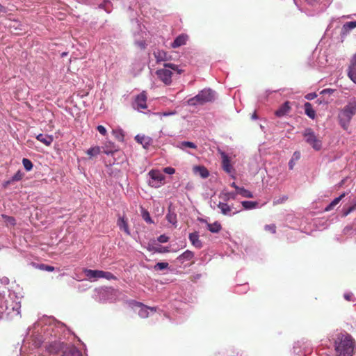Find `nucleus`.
I'll return each mask as SVG.
<instances>
[{
	"label": "nucleus",
	"instance_id": "obj_53",
	"mask_svg": "<svg viewBox=\"0 0 356 356\" xmlns=\"http://www.w3.org/2000/svg\"><path fill=\"white\" fill-rule=\"evenodd\" d=\"M316 96L317 95L316 93H309L306 95V98L307 99L312 100V99H314L315 97H316Z\"/></svg>",
	"mask_w": 356,
	"mask_h": 356
},
{
	"label": "nucleus",
	"instance_id": "obj_19",
	"mask_svg": "<svg viewBox=\"0 0 356 356\" xmlns=\"http://www.w3.org/2000/svg\"><path fill=\"white\" fill-rule=\"evenodd\" d=\"M346 195V193H342L340 196L338 197H336L325 208V211H330L332 210L335 206H337L339 202Z\"/></svg>",
	"mask_w": 356,
	"mask_h": 356
},
{
	"label": "nucleus",
	"instance_id": "obj_32",
	"mask_svg": "<svg viewBox=\"0 0 356 356\" xmlns=\"http://www.w3.org/2000/svg\"><path fill=\"white\" fill-rule=\"evenodd\" d=\"M356 27V21L348 22L343 24L342 30L344 33Z\"/></svg>",
	"mask_w": 356,
	"mask_h": 356
},
{
	"label": "nucleus",
	"instance_id": "obj_51",
	"mask_svg": "<svg viewBox=\"0 0 356 356\" xmlns=\"http://www.w3.org/2000/svg\"><path fill=\"white\" fill-rule=\"evenodd\" d=\"M335 91L334 89H331V88H326V89H324L321 91V93L322 94H329V95H331Z\"/></svg>",
	"mask_w": 356,
	"mask_h": 356
},
{
	"label": "nucleus",
	"instance_id": "obj_30",
	"mask_svg": "<svg viewBox=\"0 0 356 356\" xmlns=\"http://www.w3.org/2000/svg\"><path fill=\"white\" fill-rule=\"evenodd\" d=\"M166 219L170 223L174 225H176L177 222V214L175 212L171 211L170 209H169V211L166 215Z\"/></svg>",
	"mask_w": 356,
	"mask_h": 356
},
{
	"label": "nucleus",
	"instance_id": "obj_31",
	"mask_svg": "<svg viewBox=\"0 0 356 356\" xmlns=\"http://www.w3.org/2000/svg\"><path fill=\"white\" fill-rule=\"evenodd\" d=\"M236 194V193L233 192L221 193L220 197L222 198L225 201H228L230 199L235 200Z\"/></svg>",
	"mask_w": 356,
	"mask_h": 356
},
{
	"label": "nucleus",
	"instance_id": "obj_38",
	"mask_svg": "<svg viewBox=\"0 0 356 356\" xmlns=\"http://www.w3.org/2000/svg\"><path fill=\"white\" fill-rule=\"evenodd\" d=\"M22 164L26 171H30L33 168V163L28 159L24 158L22 159Z\"/></svg>",
	"mask_w": 356,
	"mask_h": 356
},
{
	"label": "nucleus",
	"instance_id": "obj_26",
	"mask_svg": "<svg viewBox=\"0 0 356 356\" xmlns=\"http://www.w3.org/2000/svg\"><path fill=\"white\" fill-rule=\"evenodd\" d=\"M101 152V147L99 146L92 147L86 152L90 159L97 156Z\"/></svg>",
	"mask_w": 356,
	"mask_h": 356
},
{
	"label": "nucleus",
	"instance_id": "obj_34",
	"mask_svg": "<svg viewBox=\"0 0 356 356\" xmlns=\"http://www.w3.org/2000/svg\"><path fill=\"white\" fill-rule=\"evenodd\" d=\"M241 204L245 209H252L257 206L258 203L253 201H243Z\"/></svg>",
	"mask_w": 356,
	"mask_h": 356
},
{
	"label": "nucleus",
	"instance_id": "obj_27",
	"mask_svg": "<svg viewBox=\"0 0 356 356\" xmlns=\"http://www.w3.org/2000/svg\"><path fill=\"white\" fill-rule=\"evenodd\" d=\"M194 257V253L190 250H186L184 253L179 256L178 259L182 261H189Z\"/></svg>",
	"mask_w": 356,
	"mask_h": 356
},
{
	"label": "nucleus",
	"instance_id": "obj_16",
	"mask_svg": "<svg viewBox=\"0 0 356 356\" xmlns=\"http://www.w3.org/2000/svg\"><path fill=\"white\" fill-rule=\"evenodd\" d=\"M24 174L20 170H18L9 180L3 183V187L6 188L15 181H20L24 177Z\"/></svg>",
	"mask_w": 356,
	"mask_h": 356
},
{
	"label": "nucleus",
	"instance_id": "obj_55",
	"mask_svg": "<svg viewBox=\"0 0 356 356\" xmlns=\"http://www.w3.org/2000/svg\"><path fill=\"white\" fill-rule=\"evenodd\" d=\"M231 186L234 188L236 190V193H238V189H240L241 187L238 186L235 182H233L232 184H231Z\"/></svg>",
	"mask_w": 356,
	"mask_h": 356
},
{
	"label": "nucleus",
	"instance_id": "obj_40",
	"mask_svg": "<svg viewBox=\"0 0 356 356\" xmlns=\"http://www.w3.org/2000/svg\"><path fill=\"white\" fill-rule=\"evenodd\" d=\"M348 78L356 84V69L348 70Z\"/></svg>",
	"mask_w": 356,
	"mask_h": 356
},
{
	"label": "nucleus",
	"instance_id": "obj_50",
	"mask_svg": "<svg viewBox=\"0 0 356 356\" xmlns=\"http://www.w3.org/2000/svg\"><path fill=\"white\" fill-rule=\"evenodd\" d=\"M155 251L159 253H164L168 252L169 250L168 248L160 246L159 248H156Z\"/></svg>",
	"mask_w": 356,
	"mask_h": 356
},
{
	"label": "nucleus",
	"instance_id": "obj_35",
	"mask_svg": "<svg viewBox=\"0 0 356 356\" xmlns=\"http://www.w3.org/2000/svg\"><path fill=\"white\" fill-rule=\"evenodd\" d=\"M112 134L118 141L124 140V135L122 130L115 129V130H113Z\"/></svg>",
	"mask_w": 356,
	"mask_h": 356
},
{
	"label": "nucleus",
	"instance_id": "obj_42",
	"mask_svg": "<svg viewBox=\"0 0 356 356\" xmlns=\"http://www.w3.org/2000/svg\"><path fill=\"white\" fill-rule=\"evenodd\" d=\"M168 267V263L166 262H159L154 266L155 270H163Z\"/></svg>",
	"mask_w": 356,
	"mask_h": 356
},
{
	"label": "nucleus",
	"instance_id": "obj_52",
	"mask_svg": "<svg viewBox=\"0 0 356 356\" xmlns=\"http://www.w3.org/2000/svg\"><path fill=\"white\" fill-rule=\"evenodd\" d=\"M42 269H44L49 272H52L54 270V267L51 266L42 265Z\"/></svg>",
	"mask_w": 356,
	"mask_h": 356
},
{
	"label": "nucleus",
	"instance_id": "obj_33",
	"mask_svg": "<svg viewBox=\"0 0 356 356\" xmlns=\"http://www.w3.org/2000/svg\"><path fill=\"white\" fill-rule=\"evenodd\" d=\"M237 194H239L241 196L246 197V198L253 197L252 193L243 187H241L240 189H238Z\"/></svg>",
	"mask_w": 356,
	"mask_h": 356
},
{
	"label": "nucleus",
	"instance_id": "obj_8",
	"mask_svg": "<svg viewBox=\"0 0 356 356\" xmlns=\"http://www.w3.org/2000/svg\"><path fill=\"white\" fill-rule=\"evenodd\" d=\"M47 351L51 354H57L60 350L65 348V345L60 341H54L46 347Z\"/></svg>",
	"mask_w": 356,
	"mask_h": 356
},
{
	"label": "nucleus",
	"instance_id": "obj_2",
	"mask_svg": "<svg viewBox=\"0 0 356 356\" xmlns=\"http://www.w3.org/2000/svg\"><path fill=\"white\" fill-rule=\"evenodd\" d=\"M356 114V101H350L341 109L338 115L340 125L346 130L353 115Z\"/></svg>",
	"mask_w": 356,
	"mask_h": 356
},
{
	"label": "nucleus",
	"instance_id": "obj_29",
	"mask_svg": "<svg viewBox=\"0 0 356 356\" xmlns=\"http://www.w3.org/2000/svg\"><path fill=\"white\" fill-rule=\"evenodd\" d=\"M300 158V153L299 152H295L293 154L291 159L289 162V168L290 170H293L295 165L296 161H298Z\"/></svg>",
	"mask_w": 356,
	"mask_h": 356
},
{
	"label": "nucleus",
	"instance_id": "obj_57",
	"mask_svg": "<svg viewBox=\"0 0 356 356\" xmlns=\"http://www.w3.org/2000/svg\"><path fill=\"white\" fill-rule=\"evenodd\" d=\"M353 204H355V208H356V199H354L352 202V205Z\"/></svg>",
	"mask_w": 356,
	"mask_h": 356
},
{
	"label": "nucleus",
	"instance_id": "obj_44",
	"mask_svg": "<svg viewBox=\"0 0 356 356\" xmlns=\"http://www.w3.org/2000/svg\"><path fill=\"white\" fill-rule=\"evenodd\" d=\"M288 199V197L286 196V195H284L282 196V197L276 200H274L273 201V204L274 205H277V204H282L284 203L285 201H286Z\"/></svg>",
	"mask_w": 356,
	"mask_h": 356
},
{
	"label": "nucleus",
	"instance_id": "obj_24",
	"mask_svg": "<svg viewBox=\"0 0 356 356\" xmlns=\"http://www.w3.org/2000/svg\"><path fill=\"white\" fill-rule=\"evenodd\" d=\"M117 225L121 230H123L127 235H130L127 222L124 219V218H120L118 220Z\"/></svg>",
	"mask_w": 356,
	"mask_h": 356
},
{
	"label": "nucleus",
	"instance_id": "obj_58",
	"mask_svg": "<svg viewBox=\"0 0 356 356\" xmlns=\"http://www.w3.org/2000/svg\"><path fill=\"white\" fill-rule=\"evenodd\" d=\"M4 8L0 4V10H2Z\"/></svg>",
	"mask_w": 356,
	"mask_h": 356
},
{
	"label": "nucleus",
	"instance_id": "obj_22",
	"mask_svg": "<svg viewBox=\"0 0 356 356\" xmlns=\"http://www.w3.org/2000/svg\"><path fill=\"white\" fill-rule=\"evenodd\" d=\"M193 171L195 173L199 174L202 178H207L209 175L208 170L204 166H195L193 168Z\"/></svg>",
	"mask_w": 356,
	"mask_h": 356
},
{
	"label": "nucleus",
	"instance_id": "obj_37",
	"mask_svg": "<svg viewBox=\"0 0 356 356\" xmlns=\"http://www.w3.org/2000/svg\"><path fill=\"white\" fill-rule=\"evenodd\" d=\"M101 278H105L108 280H117V277L110 272L101 270Z\"/></svg>",
	"mask_w": 356,
	"mask_h": 356
},
{
	"label": "nucleus",
	"instance_id": "obj_18",
	"mask_svg": "<svg viewBox=\"0 0 356 356\" xmlns=\"http://www.w3.org/2000/svg\"><path fill=\"white\" fill-rule=\"evenodd\" d=\"M187 38H188V37L186 35H184V34L179 35L175 39V40L172 43V44H171L172 47L177 48L179 47L184 45L186 42Z\"/></svg>",
	"mask_w": 356,
	"mask_h": 356
},
{
	"label": "nucleus",
	"instance_id": "obj_56",
	"mask_svg": "<svg viewBox=\"0 0 356 356\" xmlns=\"http://www.w3.org/2000/svg\"><path fill=\"white\" fill-rule=\"evenodd\" d=\"M138 44L141 47V48H145V43L143 42H138Z\"/></svg>",
	"mask_w": 356,
	"mask_h": 356
},
{
	"label": "nucleus",
	"instance_id": "obj_9",
	"mask_svg": "<svg viewBox=\"0 0 356 356\" xmlns=\"http://www.w3.org/2000/svg\"><path fill=\"white\" fill-rule=\"evenodd\" d=\"M217 206H218V208L220 209L221 213L225 216H232V215H234L238 212V211L232 212V207L228 205L225 202H220Z\"/></svg>",
	"mask_w": 356,
	"mask_h": 356
},
{
	"label": "nucleus",
	"instance_id": "obj_17",
	"mask_svg": "<svg viewBox=\"0 0 356 356\" xmlns=\"http://www.w3.org/2000/svg\"><path fill=\"white\" fill-rule=\"evenodd\" d=\"M189 240L192 245L197 248H201L202 243L199 238V234L197 232H193L189 234Z\"/></svg>",
	"mask_w": 356,
	"mask_h": 356
},
{
	"label": "nucleus",
	"instance_id": "obj_41",
	"mask_svg": "<svg viewBox=\"0 0 356 356\" xmlns=\"http://www.w3.org/2000/svg\"><path fill=\"white\" fill-rule=\"evenodd\" d=\"M356 69V54H355L350 60V64L348 65V70H355Z\"/></svg>",
	"mask_w": 356,
	"mask_h": 356
},
{
	"label": "nucleus",
	"instance_id": "obj_3",
	"mask_svg": "<svg viewBox=\"0 0 356 356\" xmlns=\"http://www.w3.org/2000/svg\"><path fill=\"white\" fill-rule=\"evenodd\" d=\"M214 92L211 89H204L195 97L187 101L189 106L203 105L214 100Z\"/></svg>",
	"mask_w": 356,
	"mask_h": 356
},
{
	"label": "nucleus",
	"instance_id": "obj_45",
	"mask_svg": "<svg viewBox=\"0 0 356 356\" xmlns=\"http://www.w3.org/2000/svg\"><path fill=\"white\" fill-rule=\"evenodd\" d=\"M355 209V204L351 205L348 209H343V216H347Z\"/></svg>",
	"mask_w": 356,
	"mask_h": 356
},
{
	"label": "nucleus",
	"instance_id": "obj_14",
	"mask_svg": "<svg viewBox=\"0 0 356 356\" xmlns=\"http://www.w3.org/2000/svg\"><path fill=\"white\" fill-rule=\"evenodd\" d=\"M290 110V103L289 102H286L275 111V115L277 117H282L287 114Z\"/></svg>",
	"mask_w": 356,
	"mask_h": 356
},
{
	"label": "nucleus",
	"instance_id": "obj_43",
	"mask_svg": "<svg viewBox=\"0 0 356 356\" xmlns=\"http://www.w3.org/2000/svg\"><path fill=\"white\" fill-rule=\"evenodd\" d=\"M265 230L272 234L276 232V226L275 224L266 225L264 227Z\"/></svg>",
	"mask_w": 356,
	"mask_h": 356
},
{
	"label": "nucleus",
	"instance_id": "obj_13",
	"mask_svg": "<svg viewBox=\"0 0 356 356\" xmlns=\"http://www.w3.org/2000/svg\"><path fill=\"white\" fill-rule=\"evenodd\" d=\"M36 139L42 143L46 146H49L54 141V137L51 135L40 134L36 136Z\"/></svg>",
	"mask_w": 356,
	"mask_h": 356
},
{
	"label": "nucleus",
	"instance_id": "obj_15",
	"mask_svg": "<svg viewBox=\"0 0 356 356\" xmlns=\"http://www.w3.org/2000/svg\"><path fill=\"white\" fill-rule=\"evenodd\" d=\"M221 156H222V165L223 170L225 171H226L227 172L230 173L232 171V167L230 164V161H229L228 156L224 152L221 153Z\"/></svg>",
	"mask_w": 356,
	"mask_h": 356
},
{
	"label": "nucleus",
	"instance_id": "obj_21",
	"mask_svg": "<svg viewBox=\"0 0 356 356\" xmlns=\"http://www.w3.org/2000/svg\"><path fill=\"white\" fill-rule=\"evenodd\" d=\"M154 56L157 63L165 61L168 59L167 52L163 50H158L156 51H154Z\"/></svg>",
	"mask_w": 356,
	"mask_h": 356
},
{
	"label": "nucleus",
	"instance_id": "obj_4",
	"mask_svg": "<svg viewBox=\"0 0 356 356\" xmlns=\"http://www.w3.org/2000/svg\"><path fill=\"white\" fill-rule=\"evenodd\" d=\"M164 67L177 71L179 74L183 72V70H179L177 65L173 63H165ZM156 74L158 78L165 85H170L172 83V72L170 70L166 68L160 69L156 72Z\"/></svg>",
	"mask_w": 356,
	"mask_h": 356
},
{
	"label": "nucleus",
	"instance_id": "obj_12",
	"mask_svg": "<svg viewBox=\"0 0 356 356\" xmlns=\"http://www.w3.org/2000/svg\"><path fill=\"white\" fill-rule=\"evenodd\" d=\"M62 356H82L81 353L74 346H66Z\"/></svg>",
	"mask_w": 356,
	"mask_h": 356
},
{
	"label": "nucleus",
	"instance_id": "obj_5",
	"mask_svg": "<svg viewBox=\"0 0 356 356\" xmlns=\"http://www.w3.org/2000/svg\"><path fill=\"white\" fill-rule=\"evenodd\" d=\"M303 136L305 138L306 142L309 144L315 150H320L321 149V140L316 137L312 129H306Z\"/></svg>",
	"mask_w": 356,
	"mask_h": 356
},
{
	"label": "nucleus",
	"instance_id": "obj_11",
	"mask_svg": "<svg viewBox=\"0 0 356 356\" xmlns=\"http://www.w3.org/2000/svg\"><path fill=\"white\" fill-rule=\"evenodd\" d=\"M135 140L143 145L145 149H147L152 143V138L145 135H137L135 137Z\"/></svg>",
	"mask_w": 356,
	"mask_h": 356
},
{
	"label": "nucleus",
	"instance_id": "obj_48",
	"mask_svg": "<svg viewBox=\"0 0 356 356\" xmlns=\"http://www.w3.org/2000/svg\"><path fill=\"white\" fill-rule=\"evenodd\" d=\"M168 239L169 238L164 234L159 236L158 238V241L160 243H166L168 242Z\"/></svg>",
	"mask_w": 356,
	"mask_h": 356
},
{
	"label": "nucleus",
	"instance_id": "obj_36",
	"mask_svg": "<svg viewBox=\"0 0 356 356\" xmlns=\"http://www.w3.org/2000/svg\"><path fill=\"white\" fill-rule=\"evenodd\" d=\"M1 218L3 219L7 225H15L16 223V220L13 217L2 214Z\"/></svg>",
	"mask_w": 356,
	"mask_h": 356
},
{
	"label": "nucleus",
	"instance_id": "obj_7",
	"mask_svg": "<svg viewBox=\"0 0 356 356\" xmlns=\"http://www.w3.org/2000/svg\"><path fill=\"white\" fill-rule=\"evenodd\" d=\"M131 305L133 307H137L140 308V309L138 311V315L143 318H145L148 317V316H149L148 310H151L152 312H156V307H147L140 302L133 301L131 302Z\"/></svg>",
	"mask_w": 356,
	"mask_h": 356
},
{
	"label": "nucleus",
	"instance_id": "obj_10",
	"mask_svg": "<svg viewBox=\"0 0 356 356\" xmlns=\"http://www.w3.org/2000/svg\"><path fill=\"white\" fill-rule=\"evenodd\" d=\"M147 96L145 94V92H142L140 95H138L136 98V108L138 110L140 109H145L147 108Z\"/></svg>",
	"mask_w": 356,
	"mask_h": 356
},
{
	"label": "nucleus",
	"instance_id": "obj_25",
	"mask_svg": "<svg viewBox=\"0 0 356 356\" xmlns=\"http://www.w3.org/2000/svg\"><path fill=\"white\" fill-rule=\"evenodd\" d=\"M207 229L212 233H218L222 229V225L216 221L213 223H207Z\"/></svg>",
	"mask_w": 356,
	"mask_h": 356
},
{
	"label": "nucleus",
	"instance_id": "obj_59",
	"mask_svg": "<svg viewBox=\"0 0 356 356\" xmlns=\"http://www.w3.org/2000/svg\"><path fill=\"white\" fill-rule=\"evenodd\" d=\"M343 183H344V181L343 180V181L341 182L340 185L341 186L342 184H343Z\"/></svg>",
	"mask_w": 356,
	"mask_h": 356
},
{
	"label": "nucleus",
	"instance_id": "obj_49",
	"mask_svg": "<svg viewBox=\"0 0 356 356\" xmlns=\"http://www.w3.org/2000/svg\"><path fill=\"white\" fill-rule=\"evenodd\" d=\"M343 297L347 301H354L353 295L351 293H345Z\"/></svg>",
	"mask_w": 356,
	"mask_h": 356
},
{
	"label": "nucleus",
	"instance_id": "obj_54",
	"mask_svg": "<svg viewBox=\"0 0 356 356\" xmlns=\"http://www.w3.org/2000/svg\"><path fill=\"white\" fill-rule=\"evenodd\" d=\"M113 148L114 149H109V150H108V149H104L103 152H104V153H105L106 154H112L113 152H114L115 151H116V149H115V147H114V146L113 147Z\"/></svg>",
	"mask_w": 356,
	"mask_h": 356
},
{
	"label": "nucleus",
	"instance_id": "obj_28",
	"mask_svg": "<svg viewBox=\"0 0 356 356\" xmlns=\"http://www.w3.org/2000/svg\"><path fill=\"white\" fill-rule=\"evenodd\" d=\"M177 147L181 149H184L186 147H188V148H193V149H196L197 148V146L196 145L193 143V142H190V141H182V142H180L178 145H177Z\"/></svg>",
	"mask_w": 356,
	"mask_h": 356
},
{
	"label": "nucleus",
	"instance_id": "obj_20",
	"mask_svg": "<svg viewBox=\"0 0 356 356\" xmlns=\"http://www.w3.org/2000/svg\"><path fill=\"white\" fill-rule=\"evenodd\" d=\"M84 273L89 279H99L101 278V270L85 269Z\"/></svg>",
	"mask_w": 356,
	"mask_h": 356
},
{
	"label": "nucleus",
	"instance_id": "obj_6",
	"mask_svg": "<svg viewBox=\"0 0 356 356\" xmlns=\"http://www.w3.org/2000/svg\"><path fill=\"white\" fill-rule=\"evenodd\" d=\"M149 175L152 179L149 181V185L152 187H159L162 184L163 181L165 179V176L162 172L158 170H152L149 172Z\"/></svg>",
	"mask_w": 356,
	"mask_h": 356
},
{
	"label": "nucleus",
	"instance_id": "obj_46",
	"mask_svg": "<svg viewBox=\"0 0 356 356\" xmlns=\"http://www.w3.org/2000/svg\"><path fill=\"white\" fill-rule=\"evenodd\" d=\"M97 129L103 136H106L107 134L106 128L102 125H98Z\"/></svg>",
	"mask_w": 356,
	"mask_h": 356
},
{
	"label": "nucleus",
	"instance_id": "obj_1",
	"mask_svg": "<svg viewBox=\"0 0 356 356\" xmlns=\"http://www.w3.org/2000/svg\"><path fill=\"white\" fill-rule=\"evenodd\" d=\"M335 350L338 356H352L354 353L355 341L348 333H339L334 342Z\"/></svg>",
	"mask_w": 356,
	"mask_h": 356
},
{
	"label": "nucleus",
	"instance_id": "obj_39",
	"mask_svg": "<svg viewBox=\"0 0 356 356\" xmlns=\"http://www.w3.org/2000/svg\"><path fill=\"white\" fill-rule=\"evenodd\" d=\"M142 217L144 220L148 223H153L149 212L147 210H143Z\"/></svg>",
	"mask_w": 356,
	"mask_h": 356
},
{
	"label": "nucleus",
	"instance_id": "obj_47",
	"mask_svg": "<svg viewBox=\"0 0 356 356\" xmlns=\"http://www.w3.org/2000/svg\"><path fill=\"white\" fill-rule=\"evenodd\" d=\"M163 172L168 175H172L175 172V170L172 167H166L163 169Z\"/></svg>",
	"mask_w": 356,
	"mask_h": 356
},
{
	"label": "nucleus",
	"instance_id": "obj_23",
	"mask_svg": "<svg viewBox=\"0 0 356 356\" xmlns=\"http://www.w3.org/2000/svg\"><path fill=\"white\" fill-rule=\"evenodd\" d=\"M305 114L312 119L316 117V111L313 109L312 105L309 102H306L304 105Z\"/></svg>",
	"mask_w": 356,
	"mask_h": 356
}]
</instances>
